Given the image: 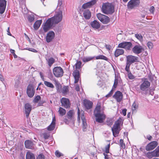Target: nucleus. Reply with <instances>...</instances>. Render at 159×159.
Masks as SVG:
<instances>
[{
    "label": "nucleus",
    "mask_w": 159,
    "mask_h": 159,
    "mask_svg": "<svg viewBox=\"0 0 159 159\" xmlns=\"http://www.w3.org/2000/svg\"><path fill=\"white\" fill-rule=\"evenodd\" d=\"M55 121L56 120L54 116V117H53L52 121L51 124L48 127V130L51 131L54 129L55 125Z\"/></svg>",
    "instance_id": "nucleus-27"
},
{
    "label": "nucleus",
    "mask_w": 159,
    "mask_h": 159,
    "mask_svg": "<svg viewBox=\"0 0 159 159\" xmlns=\"http://www.w3.org/2000/svg\"><path fill=\"white\" fill-rule=\"evenodd\" d=\"M61 106L66 108H69L70 107V103L68 99L62 98L61 100Z\"/></svg>",
    "instance_id": "nucleus-15"
},
{
    "label": "nucleus",
    "mask_w": 159,
    "mask_h": 159,
    "mask_svg": "<svg viewBox=\"0 0 159 159\" xmlns=\"http://www.w3.org/2000/svg\"><path fill=\"white\" fill-rule=\"evenodd\" d=\"M124 52V51L122 49H117L115 52V56L116 57H117L120 55H122Z\"/></svg>",
    "instance_id": "nucleus-26"
},
{
    "label": "nucleus",
    "mask_w": 159,
    "mask_h": 159,
    "mask_svg": "<svg viewBox=\"0 0 159 159\" xmlns=\"http://www.w3.org/2000/svg\"><path fill=\"white\" fill-rule=\"evenodd\" d=\"M101 106L98 104L94 111V115L95 117L96 120L97 122L102 123L105 119L106 116L103 112L101 111Z\"/></svg>",
    "instance_id": "nucleus-1"
},
{
    "label": "nucleus",
    "mask_w": 159,
    "mask_h": 159,
    "mask_svg": "<svg viewBox=\"0 0 159 159\" xmlns=\"http://www.w3.org/2000/svg\"><path fill=\"white\" fill-rule=\"evenodd\" d=\"M84 17L86 19H89L91 17V12L89 10H85L83 13Z\"/></svg>",
    "instance_id": "nucleus-28"
},
{
    "label": "nucleus",
    "mask_w": 159,
    "mask_h": 159,
    "mask_svg": "<svg viewBox=\"0 0 159 159\" xmlns=\"http://www.w3.org/2000/svg\"><path fill=\"white\" fill-rule=\"evenodd\" d=\"M80 117H81L82 120V128L83 131L86 130L87 127V124L86 123V119L84 116V111H80L79 107H78V121L80 122Z\"/></svg>",
    "instance_id": "nucleus-3"
},
{
    "label": "nucleus",
    "mask_w": 159,
    "mask_h": 159,
    "mask_svg": "<svg viewBox=\"0 0 159 159\" xmlns=\"http://www.w3.org/2000/svg\"><path fill=\"white\" fill-rule=\"evenodd\" d=\"M62 19V13L61 10L57 12L54 16L49 18L50 20L54 24H57L61 21Z\"/></svg>",
    "instance_id": "nucleus-5"
},
{
    "label": "nucleus",
    "mask_w": 159,
    "mask_h": 159,
    "mask_svg": "<svg viewBox=\"0 0 159 159\" xmlns=\"http://www.w3.org/2000/svg\"><path fill=\"white\" fill-rule=\"evenodd\" d=\"M7 1L6 0H0V13L2 14L5 11Z\"/></svg>",
    "instance_id": "nucleus-21"
},
{
    "label": "nucleus",
    "mask_w": 159,
    "mask_h": 159,
    "mask_svg": "<svg viewBox=\"0 0 159 159\" xmlns=\"http://www.w3.org/2000/svg\"><path fill=\"white\" fill-rule=\"evenodd\" d=\"M42 20H37L34 23V27L35 30H37L40 26L42 23Z\"/></svg>",
    "instance_id": "nucleus-29"
},
{
    "label": "nucleus",
    "mask_w": 159,
    "mask_h": 159,
    "mask_svg": "<svg viewBox=\"0 0 159 159\" xmlns=\"http://www.w3.org/2000/svg\"><path fill=\"white\" fill-rule=\"evenodd\" d=\"M158 145V143L157 141H153L148 143L146 148V149L147 151L152 150L154 149Z\"/></svg>",
    "instance_id": "nucleus-19"
},
{
    "label": "nucleus",
    "mask_w": 159,
    "mask_h": 159,
    "mask_svg": "<svg viewBox=\"0 0 159 159\" xmlns=\"http://www.w3.org/2000/svg\"><path fill=\"white\" fill-rule=\"evenodd\" d=\"M124 138H125V139L126 138H128L127 137V135L128 134V133H127V132L124 133Z\"/></svg>",
    "instance_id": "nucleus-61"
},
{
    "label": "nucleus",
    "mask_w": 159,
    "mask_h": 159,
    "mask_svg": "<svg viewBox=\"0 0 159 159\" xmlns=\"http://www.w3.org/2000/svg\"><path fill=\"white\" fill-rule=\"evenodd\" d=\"M41 99V97L39 95H37L34 98L33 100V102L34 103H36L38 102Z\"/></svg>",
    "instance_id": "nucleus-44"
},
{
    "label": "nucleus",
    "mask_w": 159,
    "mask_h": 159,
    "mask_svg": "<svg viewBox=\"0 0 159 159\" xmlns=\"http://www.w3.org/2000/svg\"><path fill=\"white\" fill-rule=\"evenodd\" d=\"M135 36L136 38L139 40L141 42H143V37L142 35L140 34H135Z\"/></svg>",
    "instance_id": "nucleus-40"
},
{
    "label": "nucleus",
    "mask_w": 159,
    "mask_h": 159,
    "mask_svg": "<svg viewBox=\"0 0 159 159\" xmlns=\"http://www.w3.org/2000/svg\"><path fill=\"white\" fill-rule=\"evenodd\" d=\"M63 3V1L62 0H59L58 5L57 6V8L59 10H61L63 9V6H62V4Z\"/></svg>",
    "instance_id": "nucleus-37"
},
{
    "label": "nucleus",
    "mask_w": 159,
    "mask_h": 159,
    "mask_svg": "<svg viewBox=\"0 0 159 159\" xmlns=\"http://www.w3.org/2000/svg\"><path fill=\"white\" fill-rule=\"evenodd\" d=\"M55 154L56 156L58 157H59L61 156H63V155L58 150H57L55 152Z\"/></svg>",
    "instance_id": "nucleus-46"
},
{
    "label": "nucleus",
    "mask_w": 159,
    "mask_h": 159,
    "mask_svg": "<svg viewBox=\"0 0 159 159\" xmlns=\"http://www.w3.org/2000/svg\"><path fill=\"white\" fill-rule=\"evenodd\" d=\"M0 79L2 81H4V78H3V76L1 74H0Z\"/></svg>",
    "instance_id": "nucleus-62"
},
{
    "label": "nucleus",
    "mask_w": 159,
    "mask_h": 159,
    "mask_svg": "<svg viewBox=\"0 0 159 159\" xmlns=\"http://www.w3.org/2000/svg\"><path fill=\"white\" fill-rule=\"evenodd\" d=\"M26 157V159H35L34 154L29 152H27Z\"/></svg>",
    "instance_id": "nucleus-31"
},
{
    "label": "nucleus",
    "mask_w": 159,
    "mask_h": 159,
    "mask_svg": "<svg viewBox=\"0 0 159 159\" xmlns=\"http://www.w3.org/2000/svg\"><path fill=\"white\" fill-rule=\"evenodd\" d=\"M55 60L52 57H51L49 58L48 61V63L49 66H51L52 64L55 62Z\"/></svg>",
    "instance_id": "nucleus-38"
},
{
    "label": "nucleus",
    "mask_w": 159,
    "mask_h": 159,
    "mask_svg": "<svg viewBox=\"0 0 159 159\" xmlns=\"http://www.w3.org/2000/svg\"><path fill=\"white\" fill-rule=\"evenodd\" d=\"M26 92L28 96L32 98L34 95L35 90L32 84H30L27 87Z\"/></svg>",
    "instance_id": "nucleus-12"
},
{
    "label": "nucleus",
    "mask_w": 159,
    "mask_h": 159,
    "mask_svg": "<svg viewBox=\"0 0 159 159\" xmlns=\"http://www.w3.org/2000/svg\"><path fill=\"white\" fill-rule=\"evenodd\" d=\"M127 110L126 109H124L122 111V113L124 116H125L126 114Z\"/></svg>",
    "instance_id": "nucleus-57"
},
{
    "label": "nucleus",
    "mask_w": 159,
    "mask_h": 159,
    "mask_svg": "<svg viewBox=\"0 0 159 159\" xmlns=\"http://www.w3.org/2000/svg\"><path fill=\"white\" fill-rule=\"evenodd\" d=\"M106 48L107 49H108L109 50H110L111 47L110 45H106Z\"/></svg>",
    "instance_id": "nucleus-63"
},
{
    "label": "nucleus",
    "mask_w": 159,
    "mask_h": 159,
    "mask_svg": "<svg viewBox=\"0 0 159 159\" xmlns=\"http://www.w3.org/2000/svg\"><path fill=\"white\" fill-rule=\"evenodd\" d=\"M37 159H45L44 156L43 154H39L38 156Z\"/></svg>",
    "instance_id": "nucleus-50"
},
{
    "label": "nucleus",
    "mask_w": 159,
    "mask_h": 159,
    "mask_svg": "<svg viewBox=\"0 0 159 159\" xmlns=\"http://www.w3.org/2000/svg\"><path fill=\"white\" fill-rule=\"evenodd\" d=\"M53 72L54 76L57 77H61L63 74V69L59 66L55 67L53 69Z\"/></svg>",
    "instance_id": "nucleus-8"
},
{
    "label": "nucleus",
    "mask_w": 159,
    "mask_h": 159,
    "mask_svg": "<svg viewBox=\"0 0 159 159\" xmlns=\"http://www.w3.org/2000/svg\"><path fill=\"white\" fill-rule=\"evenodd\" d=\"M96 60L102 59L104 60L105 61H107L108 59L106 56L103 55H99L94 57Z\"/></svg>",
    "instance_id": "nucleus-34"
},
{
    "label": "nucleus",
    "mask_w": 159,
    "mask_h": 159,
    "mask_svg": "<svg viewBox=\"0 0 159 159\" xmlns=\"http://www.w3.org/2000/svg\"><path fill=\"white\" fill-rule=\"evenodd\" d=\"M81 62L80 61H78L75 64L76 68L77 69H79L81 66Z\"/></svg>",
    "instance_id": "nucleus-48"
},
{
    "label": "nucleus",
    "mask_w": 159,
    "mask_h": 159,
    "mask_svg": "<svg viewBox=\"0 0 159 159\" xmlns=\"http://www.w3.org/2000/svg\"><path fill=\"white\" fill-rule=\"evenodd\" d=\"M67 118L70 120H72L74 117V111L73 110L69 111L67 114Z\"/></svg>",
    "instance_id": "nucleus-30"
},
{
    "label": "nucleus",
    "mask_w": 159,
    "mask_h": 159,
    "mask_svg": "<svg viewBox=\"0 0 159 159\" xmlns=\"http://www.w3.org/2000/svg\"><path fill=\"white\" fill-rule=\"evenodd\" d=\"M126 63L125 70L126 71H129V67L131 64L137 61L138 57L132 55L126 56Z\"/></svg>",
    "instance_id": "nucleus-4"
},
{
    "label": "nucleus",
    "mask_w": 159,
    "mask_h": 159,
    "mask_svg": "<svg viewBox=\"0 0 159 159\" xmlns=\"http://www.w3.org/2000/svg\"><path fill=\"white\" fill-rule=\"evenodd\" d=\"M147 157L149 158H151L153 156V155L152 153V152H148L147 154Z\"/></svg>",
    "instance_id": "nucleus-49"
},
{
    "label": "nucleus",
    "mask_w": 159,
    "mask_h": 159,
    "mask_svg": "<svg viewBox=\"0 0 159 159\" xmlns=\"http://www.w3.org/2000/svg\"><path fill=\"white\" fill-rule=\"evenodd\" d=\"M75 90L77 91H79L80 90V88H79V87L77 85L75 87Z\"/></svg>",
    "instance_id": "nucleus-64"
},
{
    "label": "nucleus",
    "mask_w": 159,
    "mask_h": 159,
    "mask_svg": "<svg viewBox=\"0 0 159 159\" xmlns=\"http://www.w3.org/2000/svg\"><path fill=\"white\" fill-rule=\"evenodd\" d=\"M152 153L153 156L155 157H158L159 156V146L153 151H152Z\"/></svg>",
    "instance_id": "nucleus-32"
},
{
    "label": "nucleus",
    "mask_w": 159,
    "mask_h": 159,
    "mask_svg": "<svg viewBox=\"0 0 159 159\" xmlns=\"http://www.w3.org/2000/svg\"><path fill=\"white\" fill-rule=\"evenodd\" d=\"M127 71L128 72V77L129 79L132 80L135 79V77L129 71H129Z\"/></svg>",
    "instance_id": "nucleus-43"
},
{
    "label": "nucleus",
    "mask_w": 159,
    "mask_h": 159,
    "mask_svg": "<svg viewBox=\"0 0 159 159\" xmlns=\"http://www.w3.org/2000/svg\"><path fill=\"white\" fill-rule=\"evenodd\" d=\"M94 58V57H84L82 59V61L84 62H88L91 60H92Z\"/></svg>",
    "instance_id": "nucleus-41"
},
{
    "label": "nucleus",
    "mask_w": 159,
    "mask_h": 159,
    "mask_svg": "<svg viewBox=\"0 0 159 159\" xmlns=\"http://www.w3.org/2000/svg\"><path fill=\"white\" fill-rule=\"evenodd\" d=\"M105 152L107 154L109 153V148L107 147L106 146H105Z\"/></svg>",
    "instance_id": "nucleus-55"
},
{
    "label": "nucleus",
    "mask_w": 159,
    "mask_h": 159,
    "mask_svg": "<svg viewBox=\"0 0 159 159\" xmlns=\"http://www.w3.org/2000/svg\"><path fill=\"white\" fill-rule=\"evenodd\" d=\"M103 155L104 156V159H109L108 155L105 154V153H103Z\"/></svg>",
    "instance_id": "nucleus-59"
},
{
    "label": "nucleus",
    "mask_w": 159,
    "mask_h": 159,
    "mask_svg": "<svg viewBox=\"0 0 159 159\" xmlns=\"http://www.w3.org/2000/svg\"><path fill=\"white\" fill-rule=\"evenodd\" d=\"M93 103L91 101L87 100L84 101V105L87 109H89L92 107Z\"/></svg>",
    "instance_id": "nucleus-22"
},
{
    "label": "nucleus",
    "mask_w": 159,
    "mask_h": 159,
    "mask_svg": "<svg viewBox=\"0 0 159 159\" xmlns=\"http://www.w3.org/2000/svg\"><path fill=\"white\" fill-rule=\"evenodd\" d=\"M144 50L143 47L139 45L135 46L132 49V52L136 54H140Z\"/></svg>",
    "instance_id": "nucleus-14"
},
{
    "label": "nucleus",
    "mask_w": 159,
    "mask_h": 159,
    "mask_svg": "<svg viewBox=\"0 0 159 159\" xmlns=\"http://www.w3.org/2000/svg\"><path fill=\"white\" fill-rule=\"evenodd\" d=\"M43 137L45 139H49L51 138V136L48 133H45L43 134Z\"/></svg>",
    "instance_id": "nucleus-47"
},
{
    "label": "nucleus",
    "mask_w": 159,
    "mask_h": 159,
    "mask_svg": "<svg viewBox=\"0 0 159 159\" xmlns=\"http://www.w3.org/2000/svg\"><path fill=\"white\" fill-rule=\"evenodd\" d=\"M55 33L52 31H49L47 34L46 37V41L47 43L51 42L55 37Z\"/></svg>",
    "instance_id": "nucleus-18"
},
{
    "label": "nucleus",
    "mask_w": 159,
    "mask_h": 159,
    "mask_svg": "<svg viewBox=\"0 0 159 159\" xmlns=\"http://www.w3.org/2000/svg\"><path fill=\"white\" fill-rule=\"evenodd\" d=\"M44 84L47 87L53 89L54 87L53 85L51 83L47 81H44Z\"/></svg>",
    "instance_id": "nucleus-35"
},
{
    "label": "nucleus",
    "mask_w": 159,
    "mask_h": 159,
    "mask_svg": "<svg viewBox=\"0 0 159 159\" xmlns=\"http://www.w3.org/2000/svg\"><path fill=\"white\" fill-rule=\"evenodd\" d=\"M34 18L33 16H29L28 19L29 21L31 22L33 21L34 20Z\"/></svg>",
    "instance_id": "nucleus-54"
},
{
    "label": "nucleus",
    "mask_w": 159,
    "mask_h": 159,
    "mask_svg": "<svg viewBox=\"0 0 159 159\" xmlns=\"http://www.w3.org/2000/svg\"><path fill=\"white\" fill-rule=\"evenodd\" d=\"M154 10H155L154 7L153 6H152L150 7V8L149 10L151 13L153 14L154 13Z\"/></svg>",
    "instance_id": "nucleus-52"
},
{
    "label": "nucleus",
    "mask_w": 159,
    "mask_h": 159,
    "mask_svg": "<svg viewBox=\"0 0 159 159\" xmlns=\"http://www.w3.org/2000/svg\"><path fill=\"white\" fill-rule=\"evenodd\" d=\"M118 144L120 145V149H125V144L124 141V140H120L118 141Z\"/></svg>",
    "instance_id": "nucleus-33"
},
{
    "label": "nucleus",
    "mask_w": 159,
    "mask_h": 159,
    "mask_svg": "<svg viewBox=\"0 0 159 159\" xmlns=\"http://www.w3.org/2000/svg\"><path fill=\"white\" fill-rule=\"evenodd\" d=\"M138 106L137 103L135 102H134L132 105V110L133 112L136 111V110L138 108Z\"/></svg>",
    "instance_id": "nucleus-42"
},
{
    "label": "nucleus",
    "mask_w": 159,
    "mask_h": 159,
    "mask_svg": "<svg viewBox=\"0 0 159 159\" xmlns=\"http://www.w3.org/2000/svg\"><path fill=\"white\" fill-rule=\"evenodd\" d=\"M68 92V86H64L62 89V93L64 95L66 94Z\"/></svg>",
    "instance_id": "nucleus-39"
},
{
    "label": "nucleus",
    "mask_w": 159,
    "mask_h": 159,
    "mask_svg": "<svg viewBox=\"0 0 159 159\" xmlns=\"http://www.w3.org/2000/svg\"><path fill=\"white\" fill-rule=\"evenodd\" d=\"M147 45L150 49H152L153 48V44L151 42H148L147 43Z\"/></svg>",
    "instance_id": "nucleus-45"
},
{
    "label": "nucleus",
    "mask_w": 159,
    "mask_h": 159,
    "mask_svg": "<svg viewBox=\"0 0 159 159\" xmlns=\"http://www.w3.org/2000/svg\"><path fill=\"white\" fill-rule=\"evenodd\" d=\"M90 25L92 28L95 29H98L100 27V25L99 22L96 20L91 22Z\"/></svg>",
    "instance_id": "nucleus-23"
},
{
    "label": "nucleus",
    "mask_w": 159,
    "mask_h": 159,
    "mask_svg": "<svg viewBox=\"0 0 159 159\" xmlns=\"http://www.w3.org/2000/svg\"><path fill=\"white\" fill-rule=\"evenodd\" d=\"M114 7L109 3H103L101 8L102 11L104 13L106 14H112L114 11Z\"/></svg>",
    "instance_id": "nucleus-2"
},
{
    "label": "nucleus",
    "mask_w": 159,
    "mask_h": 159,
    "mask_svg": "<svg viewBox=\"0 0 159 159\" xmlns=\"http://www.w3.org/2000/svg\"><path fill=\"white\" fill-rule=\"evenodd\" d=\"M97 1L98 0H92L89 2L84 4L82 6V8L84 9L90 8L95 5Z\"/></svg>",
    "instance_id": "nucleus-16"
},
{
    "label": "nucleus",
    "mask_w": 159,
    "mask_h": 159,
    "mask_svg": "<svg viewBox=\"0 0 159 159\" xmlns=\"http://www.w3.org/2000/svg\"><path fill=\"white\" fill-rule=\"evenodd\" d=\"M73 75L75 79V83H77L78 82L80 77L79 71L77 70H75L73 73Z\"/></svg>",
    "instance_id": "nucleus-24"
},
{
    "label": "nucleus",
    "mask_w": 159,
    "mask_h": 159,
    "mask_svg": "<svg viewBox=\"0 0 159 159\" xmlns=\"http://www.w3.org/2000/svg\"><path fill=\"white\" fill-rule=\"evenodd\" d=\"M113 93V90H111L110 92L106 96V97L107 98H108L109 97H111L112 94Z\"/></svg>",
    "instance_id": "nucleus-53"
},
{
    "label": "nucleus",
    "mask_w": 159,
    "mask_h": 159,
    "mask_svg": "<svg viewBox=\"0 0 159 159\" xmlns=\"http://www.w3.org/2000/svg\"><path fill=\"white\" fill-rule=\"evenodd\" d=\"M53 25V24L50 20V19H48L46 22L43 24V29L44 32H47Z\"/></svg>",
    "instance_id": "nucleus-13"
},
{
    "label": "nucleus",
    "mask_w": 159,
    "mask_h": 159,
    "mask_svg": "<svg viewBox=\"0 0 159 159\" xmlns=\"http://www.w3.org/2000/svg\"><path fill=\"white\" fill-rule=\"evenodd\" d=\"M132 44L130 42H124L120 43L118 46L119 48H123L126 50H130L132 47Z\"/></svg>",
    "instance_id": "nucleus-11"
},
{
    "label": "nucleus",
    "mask_w": 159,
    "mask_h": 159,
    "mask_svg": "<svg viewBox=\"0 0 159 159\" xmlns=\"http://www.w3.org/2000/svg\"><path fill=\"white\" fill-rule=\"evenodd\" d=\"M9 27H8V29H7V34L9 35H10V36H11V33H10V30H9Z\"/></svg>",
    "instance_id": "nucleus-60"
},
{
    "label": "nucleus",
    "mask_w": 159,
    "mask_h": 159,
    "mask_svg": "<svg viewBox=\"0 0 159 159\" xmlns=\"http://www.w3.org/2000/svg\"><path fill=\"white\" fill-rule=\"evenodd\" d=\"M140 2V0H130L128 3V8L129 9L134 8L139 6Z\"/></svg>",
    "instance_id": "nucleus-9"
},
{
    "label": "nucleus",
    "mask_w": 159,
    "mask_h": 159,
    "mask_svg": "<svg viewBox=\"0 0 159 159\" xmlns=\"http://www.w3.org/2000/svg\"><path fill=\"white\" fill-rule=\"evenodd\" d=\"M141 80L142 83L140 85V89L143 91H146L150 86V83L146 78H142Z\"/></svg>",
    "instance_id": "nucleus-7"
},
{
    "label": "nucleus",
    "mask_w": 159,
    "mask_h": 159,
    "mask_svg": "<svg viewBox=\"0 0 159 159\" xmlns=\"http://www.w3.org/2000/svg\"><path fill=\"white\" fill-rule=\"evenodd\" d=\"M56 86L58 88L60 87V85L58 82H56Z\"/></svg>",
    "instance_id": "nucleus-58"
},
{
    "label": "nucleus",
    "mask_w": 159,
    "mask_h": 159,
    "mask_svg": "<svg viewBox=\"0 0 159 159\" xmlns=\"http://www.w3.org/2000/svg\"><path fill=\"white\" fill-rule=\"evenodd\" d=\"M117 84H118V79H117L116 78H115V80L114 81V84H113V87H114V88H116V87L117 86Z\"/></svg>",
    "instance_id": "nucleus-51"
},
{
    "label": "nucleus",
    "mask_w": 159,
    "mask_h": 159,
    "mask_svg": "<svg viewBox=\"0 0 159 159\" xmlns=\"http://www.w3.org/2000/svg\"><path fill=\"white\" fill-rule=\"evenodd\" d=\"M27 50H29V51H31L34 52H37V50H36L34 48H29V49H27Z\"/></svg>",
    "instance_id": "nucleus-56"
},
{
    "label": "nucleus",
    "mask_w": 159,
    "mask_h": 159,
    "mask_svg": "<svg viewBox=\"0 0 159 159\" xmlns=\"http://www.w3.org/2000/svg\"><path fill=\"white\" fill-rule=\"evenodd\" d=\"M25 144L27 148L31 149L33 145V143L31 140H26L25 141Z\"/></svg>",
    "instance_id": "nucleus-25"
},
{
    "label": "nucleus",
    "mask_w": 159,
    "mask_h": 159,
    "mask_svg": "<svg viewBox=\"0 0 159 159\" xmlns=\"http://www.w3.org/2000/svg\"><path fill=\"white\" fill-rule=\"evenodd\" d=\"M122 123V120L121 119L118 120L115 122L113 127L112 128V130L114 136H118L120 130V126Z\"/></svg>",
    "instance_id": "nucleus-6"
},
{
    "label": "nucleus",
    "mask_w": 159,
    "mask_h": 159,
    "mask_svg": "<svg viewBox=\"0 0 159 159\" xmlns=\"http://www.w3.org/2000/svg\"><path fill=\"white\" fill-rule=\"evenodd\" d=\"M97 16L99 20L104 24H107L110 21V19L108 16L100 13L97 14Z\"/></svg>",
    "instance_id": "nucleus-10"
},
{
    "label": "nucleus",
    "mask_w": 159,
    "mask_h": 159,
    "mask_svg": "<svg viewBox=\"0 0 159 159\" xmlns=\"http://www.w3.org/2000/svg\"><path fill=\"white\" fill-rule=\"evenodd\" d=\"M113 97L116 100L117 102H120L122 100L123 96L122 93L120 91H117L114 95Z\"/></svg>",
    "instance_id": "nucleus-20"
},
{
    "label": "nucleus",
    "mask_w": 159,
    "mask_h": 159,
    "mask_svg": "<svg viewBox=\"0 0 159 159\" xmlns=\"http://www.w3.org/2000/svg\"><path fill=\"white\" fill-rule=\"evenodd\" d=\"M32 105L29 103H26L24 106L25 111L26 114V116L28 118L32 109Z\"/></svg>",
    "instance_id": "nucleus-17"
},
{
    "label": "nucleus",
    "mask_w": 159,
    "mask_h": 159,
    "mask_svg": "<svg viewBox=\"0 0 159 159\" xmlns=\"http://www.w3.org/2000/svg\"><path fill=\"white\" fill-rule=\"evenodd\" d=\"M58 112L61 116H63L65 115L66 113V110L61 107H59Z\"/></svg>",
    "instance_id": "nucleus-36"
}]
</instances>
